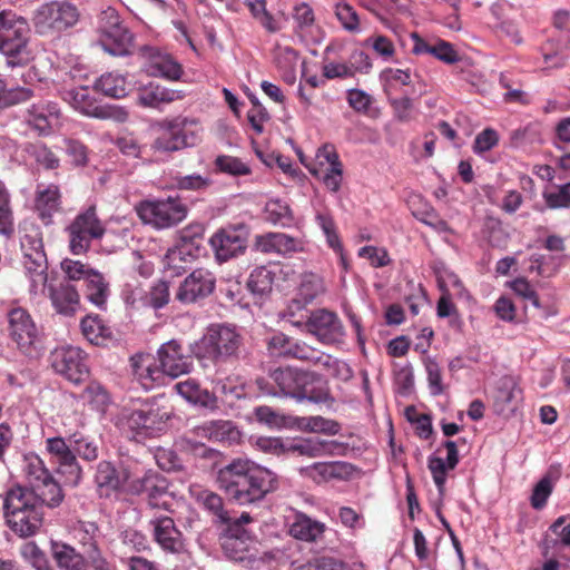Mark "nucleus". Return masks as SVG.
I'll return each instance as SVG.
<instances>
[{
    "instance_id": "nucleus-1",
    "label": "nucleus",
    "mask_w": 570,
    "mask_h": 570,
    "mask_svg": "<svg viewBox=\"0 0 570 570\" xmlns=\"http://www.w3.org/2000/svg\"><path fill=\"white\" fill-rule=\"evenodd\" d=\"M216 482L230 500L240 505L259 502L278 487L274 472L242 459L218 469Z\"/></svg>"
},
{
    "instance_id": "nucleus-2",
    "label": "nucleus",
    "mask_w": 570,
    "mask_h": 570,
    "mask_svg": "<svg viewBox=\"0 0 570 570\" xmlns=\"http://www.w3.org/2000/svg\"><path fill=\"white\" fill-rule=\"evenodd\" d=\"M3 509L9 527L20 537L35 534L41 525V507L33 490L22 487L10 489Z\"/></svg>"
},
{
    "instance_id": "nucleus-3",
    "label": "nucleus",
    "mask_w": 570,
    "mask_h": 570,
    "mask_svg": "<svg viewBox=\"0 0 570 570\" xmlns=\"http://www.w3.org/2000/svg\"><path fill=\"white\" fill-rule=\"evenodd\" d=\"M30 28L27 20L11 10L0 11V52L8 67L27 66L31 59Z\"/></svg>"
},
{
    "instance_id": "nucleus-4",
    "label": "nucleus",
    "mask_w": 570,
    "mask_h": 570,
    "mask_svg": "<svg viewBox=\"0 0 570 570\" xmlns=\"http://www.w3.org/2000/svg\"><path fill=\"white\" fill-rule=\"evenodd\" d=\"M243 345V337L227 325H212L193 347V353L199 361H210L214 364L225 363L237 358Z\"/></svg>"
},
{
    "instance_id": "nucleus-5",
    "label": "nucleus",
    "mask_w": 570,
    "mask_h": 570,
    "mask_svg": "<svg viewBox=\"0 0 570 570\" xmlns=\"http://www.w3.org/2000/svg\"><path fill=\"white\" fill-rule=\"evenodd\" d=\"M271 379L279 389L278 394L289 396L298 402H325L328 394L308 386L311 374L293 367H278L271 372Z\"/></svg>"
},
{
    "instance_id": "nucleus-6",
    "label": "nucleus",
    "mask_w": 570,
    "mask_h": 570,
    "mask_svg": "<svg viewBox=\"0 0 570 570\" xmlns=\"http://www.w3.org/2000/svg\"><path fill=\"white\" fill-rule=\"evenodd\" d=\"M79 20L78 9L69 2L52 1L41 4L33 17L36 31L51 36L73 27Z\"/></svg>"
},
{
    "instance_id": "nucleus-7",
    "label": "nucleus",
    "mask_w": 570,
    "mask_h": 570,
    "mask_svg": "<svg viewBox=\"0 0 570 570\" xmlns=\"http://www.w3.org/2000/svg\"><path fill=\"white\" fill-rule=\"evenodd\" d=\"M139 218L155 228H169L184 220L187 207L179 199L145 200L137 206Z\"/></svg>"
},
{
    "instance_id": "nucleus-8",
    "label": "nucleus",
    "mask_w": 570,
    "mask_h": 570,
    "mask_svg": "<svg viewBox=\"0 0 570 570\" xmlns=\"http://www.w3.org/2000/svg\"><path fill=\"white\" fill-rule=\"evenodd\" d=\"M170 415L159 407L145 406L137 410H124L120 414V425L124 430L137 436H155L164 430Z\"/></svg>"
},
{
    "instance_id": "nucleus-9",
    "label": "nucleus",
    "mask_w": 570,
    "mask_h": 570,
    "mask_svg": "<svg viewBox=\"0 0 570 570\" xmlns=\"http://www.w3.org/2000/svg\"><path fill=\"white\" fill-rule=\"evenodd\" d=\"M67 230L69 233V248L75 255L86 253L91 240L101 238L105 234V227L97 217L95 206H90L86 212L77 215Z\"/></svg>"
},
{
    "instance_id": "nucleus-10",
    "label": "nucleus",
    "mask_w": 570,
    "mask_h": 570,
    "mask_svg": "<svg viewBox=\"0 0 570 570\" xmlns=\"http://www.w3.org/2000/svg\"><path fill=\"white\" fill-rule=\"evenodd\" d=\"M220 541L225 556L230 560L250 566L258 558L256 540L239 523H229Z\"/></svg>"
},
{
    "instance_id": "nucleus-11",
    "label": "nucleus",
    "mask_w": 570,
    "mask_h": 570,
    "mask_svg": "<svg viewBox=\"0 0 570 570\" xmlns=\"http://www.w3.org/2000/svg\"><path fill=\"white\" fill-rule=\"evenodd\" d=\"M50 363L56 373L73 384L83 383L89 377L85 353L75 346H62L51 352Z\"/></svg>"
},
{
    "instance_id": "nucleus-12",
    "label": "nucleus",
    "mask_w": 570,
    "mask_h": 570,
    "mask_svg": "<svg viewBox=\"0 0 570 570\" xmlns=\"http://www.w3.org/2000/svg\"><path fill=\"white\" fill-rule=\"evenodd\" d=\"M187 122V118L179 117L157 122L156 128L159 130V135L154 140L151 147L157 151L174 153L194 146L197 141V136L185 130Z\"/></svg>"
},
{
    "instance_id": "nucleus-13",
    "label": "nucleus",
    "mask_w": 570,
    "mask_h": 570,
    "mask_svg": "<svg viewBox=\"0 0 570 570\" xmlns=\"http://www.w3.org/2000/svg\"><path fill=\"white\" fill-rule=\"evenodd\" d=\"M102 47L112 56H126L132 48V35L122 26L118 13L108 9L102 13L101 26Z\"/></svg>"
},
{
    "instance_id": "nucleus-14",
    "label": "nucleus",
    "mask_w": 570,
    "mask_h": 570,
    "mask_svg": "<svg viewBox=\"0 0 570 570\" xmlns=\"http://www.w3.org/2000/svg\"><path fill=\"white\" fill-rule=\"evenodd\" d=\"M65 99L68 100L75 109L90 117L114 119L118 122H125L128 119V112L121 108L109 105H97L95 99L90 96L88 87H78L66 91Z\"/></svg>"
},
{
    "instance_id": "nucleus-15",
    "label": "nucleus",
    "mask_w": 570,
    "mask_h": 570,
    "mask_svg": "<svg viewBox=\"0 0 570 570\" xmlns=\"http://www.w3.org/2000/svg\"><path fill=\"white\" fill-rule=\"evenodd\" d=\"M304 325L307 333L326 345L342 342L345 334L337 314L326 308L313 311Z\"/></svg>"
},
{
    "instance_id": "nucleus-16",
    "label": "nucleus",
    "mask_w": 570,
    "mask_h": 570,
    "mask_svg": "<svg viewBox=\"0 0 570 570\" xmlns=\"http://www.w3.org/2000/svg\"><path fill=\"white\" fill-rule=\"evenodd\" d=\"M318 167H308L309 173L322 179L326 188L333 193L338 191L343 179V165L335 148L324 145L316 153Z\"/></svg>"
},
{
    "instance_id": "nucleus-17",
    "label": "nucleus",
    "mask_w": 570,
    "mask_h": 570,
    "mask_svg": "<svg viewBox=\"0 0 570 570\" xmlns=\"http://www.w3.org/2000/svg\"><path fill=\"white\" fill-rule=\"evenodd\" d=\"M219 263L242 255L247 248V233L243 228L218 229L209 239Z\"/></svg>"
},
{
    "instance_id": "nucleus-18",
    "label": "nucleus",
    "mask_w": 570,
    "mask_h": 570,
    "mask_svg": "<svg viewBox=\"0 0 570 570\" xmlns=\"http://www.w3.org/2000/svg\"><path fill=\"white\" fill-rule=\"evenodd\" d=\"M9 333L24 354H32L38 342V331L28 312L21 307L13 308L9 315Z\"/></svg>"
},
{
    "instance_id": "nucleus-19",
    "label": "nucleus",
    "mask_w": 570,
    "mask_h": 570,
    "mask_svg": "<svg viewBox=\"0 0 570 570\" xmlns=\"http://www.w3.org/2000/svg\"><path fill=\"white\" fill-rule=\"evenodd\" d=\"M68 439L56 436L46 441L48 452L59 464V471L66 474V482L70 485H77L81 480L82 471L73 453L72 445L67 443Z\"/></svg>"
},
{
    "instance_id": "nucleus-20",
    "label": "nucleus",
    "mask_w": 570,
    "mask_h": 570,
    "mask_svg": "<svg viewBox=\"0 0 570 570\" xmlns=\"http://www.w3.org/2000/svg\"><path fill=\"white\" fill-rule=\"evenodd\" d=\"M159 373H164L173 379L189 373L191 368L190 357L184 353L181 345L175 341L164 343L158 352Z\"/></svg>"
},
{
    "instance_id": "nucleus-21",
    "label": "nucleus",
    "mask_w": 570,
    "mask_h": 570,
    "mask_svg": "<svg viewBox=\"0 0 570 570\" xmlns=\"http://www.w3.org/2000/svg\"><path fill=\"white\" fill-rule=\"evenodd\" d=\"M215 276L204 268L195 269L180 284L176 298L185 304L194 303L212 294L215 288Z\"/></svg>"
},
{
    "instance_id": "nucleus-22",
    "label": "nucleus",
    "mask_w": 570,
    "mask_h": 570,
    "mask_svg": "<svg viewBox=\"0 0 570 570\" xmlns=\"http://www.w3.org/2000/svg\"><path fill=\"white\" fill-rule=\"evenodd\" d=\"M149 525L153 530L155 541L166 551L178 553L184 549L181 532L176 528L169 517H155L150 519Z\"/></svg>"
},
{
    "instance_id": "nucleus-23",
    "label": "nucleus",
    "mask_w": 570,
    "mask_h": 570,
    "mask_svg": "<svg viewBox=\"0 0 570 570\" xmlns=\"http://www.w3.org/2000/svg\"><path fill=\"white\" fill-rule=\"evenodd\" d=\"M49 298L55 309L62 315L72 316L80 307V295L68 281L50 283Z\"/></svg>"
},
{
    "instance_id": "nucleus-24",
    "label": "nucleus",
    "mask_w": 570,
    "mask_h": 570,
    "mask_svg": "<svg viewBox=\"0 0 570 570\" xmlns=\"http://www.w3.org/2000/svg\"><path fill=\"white\" fill-rule=\"evenodd\" d=\"M127 479L128 475L121 474L110 461H100L96 466L94 481L100 497L116 493Z\"/></svg>"
},
{
    "instance_id": "nucleus-25",
    "label": "nucleus",
    "mask_w": 570,
    "mask_h": 570,
    "mask_svg": "<svg viewBox=\"0 0 570 570\" xmlns=\"http://www.w3.org/2000/svg\"><path fill=\"white\" fill-rule=\"evenodd\" d=\"M23 267L29 281V293L33 296L45 293L48 282L46 254L35 253L33 258L23 257Z\"/></svg>"
},
{
    "instance_id": "nucleus-26",
    "label": "nucleus",
    "mask_w": 570,
    "mask_h": 570,
    "mask_svg": "<svg viewBox=\"0 0 570 570\" xmlns=\"http://www.w3.org/2000/svg\"><path fill=\"white\" fill-rule=\"evenodd\" d=\"M299 242L283 233H268L258 235L255 239V246L262 253L289 254L298 250Z\"/></svg>"
},
{
    "instance_id": "nucleus-27",
    "label": "nucleus",
    "mask_w": 570,
    "mask_h": 570,
    "mask_svg": "<svg viewBox=\"0 0 570 570\" xmlns=\"http://www.w3.org/2000/svg\"><path fill=\"white\" fill-rule=\"evenodd\" d=\"M59 118V109L56 104L32 105L28 109L27 122L40 134H48Z\"/></svg>"
},
{
    "instance_id": "nucleus-28",
    "label": "nucleus",
    "mask_w": 570,
    "mask_h": 570,
    "mask_svg": "<svg viewBox=\"0 0 570 570\" xmlns=\"http://www.w3.org/2000/svg\"><path fill=\"white\" fill-rule=\"evenodd\" d=\"M204 233L205 227L202 224H190L177 233L176 245L190 254L191 257L198 258L205 250Z\"/></svg>"
},
{
    "instance_id": "nucleus-29",
    "label": "nucleus",
    "mask_w": 570,
    "mask_h": 570,
    "mask_svg": "<svg viewBox=\"0 0 570 570\" xmlns=\"http://www.w3.org/2000/svg\"><path fill=\"white\" fill-rule=\"evenodd\" d=\"M351 465L345 462H318L305 468L303 471L315 482H326L333 479H343L351 471Z\"/></svg>"
},
{
    "instance_id": "nucleus-30",
    "label": "nucleus",
    "mask_w": 570,
    "mask_h": 570,
    "mask_svg": "<svg viewBox=\"0 0 570 570\" xmlns=\"http://www.w3.org/2000/svg\"><path fill=\"white\" fill-rule=\"evenodd\" d=\"M383 76L387 81L401 86H411V94L417 95L419 97L428 92V83L417 72L412 75L409 69L387 68L383 71Z\"/></svg>"
},
{
    "instance_id": "nucleus-31",
    "label": "nucleus",
    "mask_w": 570,
    "mask_h": 570,
    "mask_svg": "<svg viewBox=\"0 0 570 570\" xmlns=\"http://www.w3.org/2000/svg\"><path fill=\"white\" fill-rule=\"evenodd\" d=\"M52 554L62 570H85L86 559L75 548L65 543H52Z\"/></svg>"
},
{
    "instance_id": "nucleus-32",
    "label": "nucleus",
    "mask_w": 570,
    "mask_h": 570,
    "mask_svg": "<svg viewBox=\"0 0 570 570\" xmlns=\"http://www.w3.org/2000/svg\"><path fill=\"white\" fill-rule=\"evenodd\" d=\"M324 524L305 514L296 515L289 528L292 537L303 541H316L324 532Z\"/></svg>"
},
{
    "instance_id": "nucleus-33",
    "label": "nucleus",
    "mask_w": 570,
    "mask_h": 570,
    "mask_svg": "<svg viewBox=\"0 0 570 570\" xmlns=\"http://www.w3.org/2000/svg\"><path fill=\"white\" fill-rule=\"evenodd\" d=\"M60 191L58 186L51 184L43 189H38L36 196V209L42 220H49L55 212L59 209Z\"/></svg>"
},
{
    "instance_id": "nucleus-34",
    "label": "nucleus",
    "mask_w": 570,
    "mask_h": 570,
    "mask_svg": "<svg viewBox=\"0 0 570 570\" xmlns=\"http://www.w3.org/2000/svg\"><path fill=\"white\" fill-rule=\"evenodd\" d=\"M85 295L87 299L99 308H102L109 295V284L104 276L94 271L85 281Z\"/></svg>"
},
{
    "instance_id": "nucleus-35",
    "label": "nucleus",
    "mask_w": 570,
    "mask_h": 570,
    "mask_svg": "<svg viewBox=\"0 0 570 570\" xmlns=\"http://www.w3.org/2000/svg\"><path fill=\"white\" fill-rule=\"evenodd\" d=\"M70 445H72L73 453L76 452L81 459L86 461H95L99 454V448L95 440L85 435L81 431H66L65 432Z\"/></svg>"
},
{
    "instance_id": "nucleus-36",
    "label": "nucleus",
    "mask_w": 570,
    "mask_h": 570,
    "mask_svg": "<svg viewBox=\"0 0 570 570\" xmlns=\"http://www.w3.org/2000/svg\"><path fill=\"white\" fill-rule=\"evenodd\" d=\"M83 336L92 344L99 345L111 337V330L98 315H87L80 323Z\"/></svg>"
},
{
    "instance_id": "nucleus-37",
    "label": "nucleus",
    "mask_w": 570,
    "mask_h": 570,
    "mask_svg": "<svg viewBox=\"0 0 570 570\" xmlns=\"http://www.w3.org/2000/svg\"><path fill=\"white\" fill-rule=\"evenodd\" d=\"M150 73L168 80H178L183 73V68L171 56L158 53L153 56Z\"/></svg>"
},
{
    "instance_id": "nucleus-38",
    "label": "nucleus",
    "mask_w": 570,
    "mask_h": 570,
    "mask_svg": "<svg viewBox=\"0 0 570 570\" xmlns=\"http://www.w3.org/2000/svg\"><path fill=\"white\" fill-rule=\"evenodd\" d=\"M95 89L111 98H122L127 94L126 79L119 73L107 72L96 80Z\"/></svg>"
},
{
    "instance_id": "nucleus-39",
    "label": "nucleus",
    "mask_w": 570,
    "mask_h": 570,
    "mask_svg": "<svg viewBox=\"0 0 570 570\" xmlns=\"http://www.w3.org/2000/svg\"><path fill=\"white\" fill-rule=\"evenodd\" d=\"M274 282L273 273L265 266L255 268L248 277L247 288L254 295L264 297L271 293Z\"/></svg>"
},
{
    "instance_id": "nucleus-40",
    "label": "nucleus",
    "mask_w": 570,
    "mask_h": 570,
    "mask_svg": "<svg viewBox=\"0 0 570 570\" xmlns=\"http://www.w3.org/2000/svg\"><path fill=\"white\" fill-rule=\"evenodd\" d=\"M176 92L168 90L159 85L150 83L140 90L138 101L145 107L156 108L160 104L171 102L175 100Z\"/></svg>"
},
{
    "instance_id": "nucleus-41",
    "label": "nucleus",
    "mask_w": 570,
    "mask_h": 570,
    "mask_svg": "<svg viewBox=\"0 0 570 570\" xmlns=\"http://www.w3.org/2000/svg\"><path fill=\"white\" fill-rule=\"evenodd\" d=\"M195 259L196 257H191L190 254L175 245L167 250L164 257V268L166 272H169L171 276H178L186 269L187 265Z\"/></svg>"
},
{
    "instance_id": "nucleus-42",
    "label": "nucleus",
    "mask_w": 570,
    "mask_h": 570,
    "mask_svg": "<svg viewBox=\"0 0 570 570\" xmlns=\"http://www.w3.org/2000/svg\"><path fill=\"white\" fill-rule=\"evenodd\" d=\"M80 397L92 409L105 412L110 403V395L106 387L97 381L90 382L82 391Z\"/></svg>"
},
{
    "instance_id": "nucleus-43",
    "label": "nucleus",
    "mask_w": 570,
    "mask_h": 570,
    "mask_svg": "<svg viewBox=\"0 0 570 570\" xmlns=\"http://www.w3.org/2000/svg\"><path fill=\"white\" fill-rule=\"evenodd\" d=\"M197 501L210 512L220 523H229L228 512L224 509L222 497L213 491L204 490L197 495Z\"/></svg>"
},
{
    "instance_id": "nucleus-44",
    "label": "nucleus",
    "mask_w": 570,
    "mask_h": 570,
    "mask_svg": "<svg viewBox=\"0 0 570 570\" xmlns=\"http://www.w3.org/2000/svg\"><path fill=\"white\" fill-rule=\"evenodd\" d=\"M132 374L140 381L154 382L159 377L158 368L151 366V356L149 354L138 353L130 357ZM145 384V382H142Z\"/></svg>"
},
{
    "instance_id": "nucleus-45",
    "label": "nucleus",
    "mask_w": 570,
    "mask_h": 570,
    "mask_svg": "<svg viewBox=\"0 0 570 570\" xmlns=\"http://www.w3.org/2000/svg\"><path fill=\"white\" fill-rule=\"evenodd\" d=\"M325 292V286L322 277L314 273H305L302 276L297 295L308 302L309 304L321 294Z\"/></svg>"
},
{
    "instance_id": "nucleus-46",
    "label": "nucleus",
    "mask_w": 570,
    "mask_h": 570,
    "mask_svg": "<svg viewBox=\"0 0 570 570\" xmlns=\"http://www.w3.org/2000/svg\"><path fill=\"white\" fill-rule=\"evenodd\" d=\"M38 490L39 492L36 493V495L39 499V504L41 508L42 504H46L51 508L57 507L61 503L63 499L61 488L48 474H45L42 480V487L39 488Z\"/></svg>"
},
{
    "instance_id": "nucleus-47",
    "label": "nucleus",
    "mask_w": 570,
    "mask_h": 570,
    "mask_svg": "<svg viewBox=\"0 0 570 570\" xmlns=\"http://www.w3.org/2000/svg\"><path fill=\"white\" fill-rule=\"evenodd\" d=\"M97 535L98 527L94 522L80 521L73 529V537L81 543L83 553L98 549Z\"/></svg>"
},
{
    "instance_id": "nucleus-48",
    "label": "nucleus",
    "mask_w": 570,
    "mask_h": 570,
    "mask_svg": "<svg viewBox=\"0 0 570 570\" xmlns=\"http://www.w3.org/2000/svg\"><path fill=\"white\" fill-rule=\"evenodd\" d=\"M148 504L151 508L167 509L169 502L168 497V481L157 472L155 482H153L150 490L146 492Z\"/></svg>"
},
{
    "instance_id": "nucleus-49",
    "label": "nucleus",
    "mask_w": 570,
    "mask_h": 570,
    "mask_svg": "<svg viewBox=\"0 0 570 570\" xmlns=\"http://www.w3.org/2000/svg\"><path fill=\"white\" fill-rule=\"evenodd\" d=\"M521 390L512 377H504L495 394V401L503 405L515 406L521 400Z\"/></svg>"
},
{
    "instance_id": "nucleus-50",
    "label": "nucleus",
    "mask_w": 570,
    "mask_h": 570,
    "mask_svg": "<svg viewBox=\"0 0 570 570\" xmlns=\"http://www.w3.org/2000/svg\"><path fill=\"white\" fill-rule=\"evenodd\" d=\"M213 432L212 441L215 442H235L240 433L232 421L218 420L209 422Z\"/></svg>"
},
{
    "instance_id": "nucleus-51",
    "label": "nucleus",
    "mask_w": 570,
    "mask_h": 570,
    "mask_svg": "<svg viewBox=\"0 0 570 570\" xmlns=\"http://www.w3.org/2000/svg\"><path fill=\"white\" fill-rule=\"evenodd\" d=\"M510 139L514 147H523L539 142L541 141L539 126L530 124L523 128H518L511 132Z\"/></svg>"
},
{
    "instance_id": "nucleus-52",
    "label": "nucleus",
    "mask_w": 570,
    "mask_h": 570,
    "mask_svg": "<svg viewBox=\"0 0 570 570\" xmlns=\"http://www.w3.org/2000/svg\"><path fill=\"white\" fill-rule=\"evenodd\" d=\"M29 151L35 160L46 169H56L60 165L58 156L43 144L31 145Z\"/></svg>"
},
{
    "instance_id": "nucleus-53",
    "label": "nucleus",
    "mask_w": 570,
    "mask_h": 570,
    "mask_svg": "<svg viewBox=\"0 0 570 570\" xmlns=\"http://www.w3.org/2000/svg\"><path fill=\"white\" fill-rule=\"evenodd\" d=\"M215 165L222 173L233 176L248 175L250 173L246 164L233 156H218L215 160Z\"/></svg>"
},
{
    "instance_id": "nucleus-54",
    "label": "nucleus",
    "mask_w": 570,
    "mask_h": 570,
    "mask_svg": "<svg viewBox=\"0 0 570 570\" xmlns=\"http://www.w3.org/2000/svg\"><path fill=\"white\" fill-rule=\"evenodd\" d=\"M23 257L33 258L35 253L45 254L41 233L32 227L21 237Z\"/></svg>"
},
{
    "instance_id": "nucleus-55",
    "label": "nucleus",
    "mask_w": 570,
    "mask_h": 570,
    "mask_svg": "<svg viewBox=\"0 0 570 570\" xmlns=\"http://www.w3.org/2000/svg\"><path fill=\"white\" fill-rule=\"evenodd\" d=\"M335 14L342 27L348 32L360 31V19L356 11L347 3L337 4Z\"/></svg>"
},
{
    "instance_id": "nucleus-56",
    "label": "nucleus",
    "mask_w": 570,
    "mask_h": 570,
    "mask_svg": "<svg viewBox=\"0 0 570 570\" xmlns=\"http://www.w3.org/2000/svg\"><path fill=\"white\" fill-rule=\"evenodd\" d=\"M21 554L37 570H50L49 561L43 551L33 542H27L21 548Z\"/></svg>"
},
{
    "instance_id": "nucleus-57",
    "label": "nucleus",
    "mask_w": 570,
    "mask_h": 570,
    "mask_svg": "<svg viewBox=\"0 0 570 570\" xmlns=\"http://www.w3.org/2000/svg\"><path fill=\"white\" fill-rule=\"evenodd\" d=\"M552 493V482L550 476H543L533 488L530 502L533 509H542Z\"/></svg>"
},
{
    "instance_id": "nucleus-58",
    "label": "nucleus",
    "mask_w": 570,
    "mask_h": 570,
    "mask_svg": "<svg viewBox=\"0 0 570 570\" xmlns=\"http://www.w3.org/2000/svg\"><path fill=\"white\" fill-rule=\"evenodd\" d=\"M293 341L294 338L284 333L274 334L267 342L269 354L274 357H288Z\"/></svg>"
},
{
    "instance_id": "nucleus-59",
    "label": "nucleus",
    "mask_w": 570,
    "mask_h": 570,
    "mask_svg": "<svg viewBox=\"0 0 570 570\" xmlns=\"http://www.w3.org/2000/svg\"><path fill=\"white\" fill-rule=\"evenodd\" d=\"M61 269L67 275L69 281H86L90 273H94V269L88 267L87 265L80 263L79 261L72 259H63L61 262Z\"/></svg>"
},
{
    "instance_id": "nucleus-60",
    "label": "nucleus",
    "mask_w": 570,
    "mask_h": 570,
    "mask_svg": "<svg viewBox=\"0 0 570 570\" xmlns=\"http://www.w3.org/2000/svg\"><path fill=\"white\" fill-rule=\"evenodd\" d=\"M424 365L428 373V382L433 395L443 393L442 375L439 364L431 357L424 358Z\"/></svg>"
},
{
    "instance_id": "nucleus-61",
    "label": "nucleus",
    "mask_w": 570,
    "mask_h": 570,
    "mask_svg": "<svg viewBox=\"0 0 570 570\" xmlns=\"http://www.w3.org/2000/svg\"><path fill=\"white\" fill-rule=\"evenodd\" d=\"M65 151L73 166H85L88 161L87 147L79 140L66 139Z\"/></svg>"
},
{
    "instance_id": "nucleus-62",
    "label": "nucleus",
    "mask_w": 570,
    "mask_h": 570,
    "mask_svg": "<svg viewBox=\"0 0 570 570\" xmlns=\"http://www.w3.org/2000/svg\"><path fill=\"white\" fill-rule=\"evenodd\" d=\"M316 222L318 226L322 228L323 233L325 234L330 247H332L333 249H340L341 242L338 235L336 234L335 223L333 218L330 215L320 213L316 215Z\"/></svg>"
},
{
    "instance_id": "nucleus-63",
    "label": "nucleus",
    "mask_w": 570,
    "mask_h": 570,
    "mask_svg": "<svg viewBox=\"0 0 570 570\" xmlns=\"http://www.w3.org/2000/svg\"><path fill=\"white\" fill-rule=\"evenodd\" d=\"M543 197L550 208L570 207V183L560 186L557 191L544 193Z\"/></svg>"
},
{
    "instance_id": "nucleus-64",
    "label": "nucleus",
    "mask_w": 570,
    "mask_h": 570,
    "mask_svg": "<svg viewBox=\"0 0 570 570\" xmlns=\"http://www.w3.org/2000/svg\"><path fill=\"white\" fill-rule=\"evenodd\" d=\"M294 570H346V568L340 560L328 557H321L315 558L305 564L298 566Z\"/></svg>"
}]
</instances>
